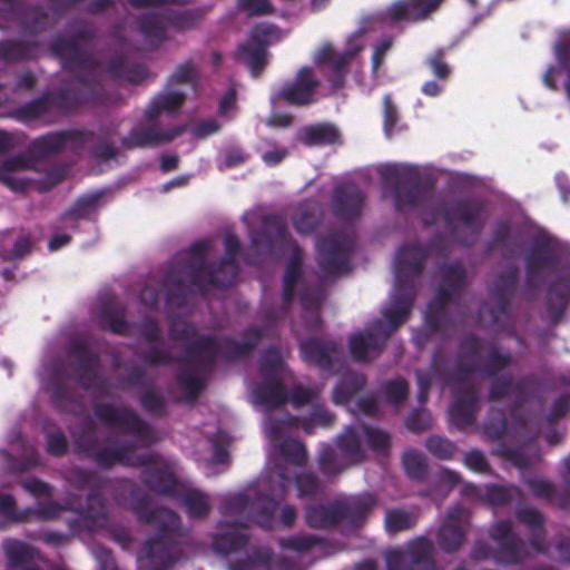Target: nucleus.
Wrapping results in <instances>:
<instances>
[{
  "mask_svg": "<svg viewBox=\"0 0 570 570\" xmlns=\"http://www.w3.org/2000/svg\"><path fill=\"white\" fill-rule=\"evenodd\" d=\"M294 484L298 499H316L324 493V487L318 475L311 470H303L294 475Z\"/></svg>",
  "mask_w": 570,
  "mask_h": 570,
  "instance_id": "bf43d9fd",
  "label": "nucleus"
},
{
  "mask_svg": "<svg viewBox=\"0 0 570 570\" xmlns=\"http://www.w3.org/2000/svg\"><path fill=\"white\" fill-rule=\"evenodd\" d=\"M247 527L248 524L240 520H236L232 523L225 521L218 522L217 528L219 532L213 537V549L224 556L244 549L249 541V535L243 531V529Z\"/></svg>",
  "mask_w": 570,
  "mask_h": 570,
  "instance_id": "7c9ffc66",
  "label": "nucleus"
},
{
  "mask_svg": "<svg viewBox=\"0 0 570 570\" xmlns=\"http://www.w3.org/2000/svg\"><path fill=\"white\" fill-rule=\"evenodd\" d=\"M135 495L131 509L142 523L154 524L157 531L142 546L145 557L153 564L151 570H168L184 556V532L179 515L165 508H150L147 495Z\"/></svg>",
  "mask_w": 570,
  "mask_h": 570,
  "instance_id": "f03ea898",
  "label": "nucleus"
},
{
  "mask_svg": "<svg viewBox=\"0 0 570 570\" xmlns=\"http://www.w3.org/2000/svg\"><path fill=\"white\" fill-rule=\"evenodd\" d=\"M99 322L102 330L116 335L130 336V324L125 318V307L114 299L102 303L99 309Z\"/></svg>",
  "mask_w": 570,
  "mask_h": 570,
  "instance_id": "a19ab883",
  "label": "nucleus"
},
{
  "mask_svg": "<svg viewBox=\"0 0 570 570\" xmlns=\"http://www.w3.org/2000/svg\"><path fill=\"white\" fill-rule=\"evenodd\" d=\"M303 361L323 371H331L338 354V344L334 341L311 337L299 342Z\"/></svg>",
  "mask_w": 570,
  "mask_h": 570,
  "instance_id": "c85d7f7f",
  "label": "nucleus"
},
{
  "mask_svg": "<svg viewBox=\"0 0 570 570\" xmlns=\"http://www.w3.org/2000/svg\"><path fill=\"white\" fill-rule=\"evenodd\" d=\"M365 385L364 374L346 372L333 390V402L338 405L347 404Z\"/></svg>",
  "mask_w": 570,
  "mask_h": 570,
  "instance_id": "de8ad7c7",
  "label": "nucleus"
},
{
  "mask_svg": "<svg viewBox=\"0 0 570 570\" xmlns=\"http://www.w3.org/2000/svg\"><path fill=\"white\" fill-rule=\"evenodd\" d=\"M209 249V240L195 242L189 247L188 257L166 273L163 288L168 308L181 309L189 303L196 291L205 296L208 288L214 287L210 278L220 276L217 263H206Z\"/></svg>",
  "mask_w": 570,
  "mask_h": 570,
  "instance_id": "7ed1b4c3",
  "label": "nucleus"
},
{
  "mask_svg": "<svg viewBox=\"0 0 570 570\" xmlns=\"http://www.w3.org/2000/svg\"><path fill=\"white\" fill-rule=\"evenodd\" d=\"M252 247L271 254L276 246L289 245L292 253L287 266L302 269L303 253L296 240L292 239L286 224L278 217H267L264 228L250 235Z\"/></svg>",
  "mask_w": 570,
  "mask_h": 570,
  "instance_id": "dca6fc26",
  "label": "nucleus"
},
{
  "mask_svg": "<svg viewBox=\"0 0 570 570\" xmlns=\"http://www.w3.org/2000/svg\"><path fill=\"white\" fill-rule=\"evenodd\" d=\"M94 413L100 422L116 429L121 434L132 435L147 444L156 441L153 426L128 406L97 403L94 406Z\"/></svg>",
  "mask_w": 570,
  "mask_h": 570,
  "instance_id": "ddd939ff",
  "label": "nucleus"
},
{
  "mask_svg": "<svg viewBox=\"0 0 570 570\" xmlns=\"http://www.w3.org/2000/svg\"><path fill=\"white\" fill-rule=\"evenodd\" d=\"M492 541L497 543L493 560L502 566H518L531 558L530 542L523 540L513 529L510 520L494 522L488 531Z\"/></svg>",
  "mask_w": 570,
  "mask_h": 570,
  "instance_id": "4468645a",
  "label": "nucleus"
},
{
  "mask_svg": "<svg viewBox=\"0 0 570 570\" xmlns=\"http://www.w3.org/2000/svg\"><path fill=\"white\" fill-rule=\"evenodd\" d=\"M446 50L443 47L436 48L424 60L426 68L440 82H445L452 75V67L445 60Z\"/></svg>",
  "mask_w": 570,
  "mask_h": 570,
  "instance_id": "680f3d73",
  "label": "nucleus"
},
{
  "mask_svg": "<svg viewBox=\"0 0 570 570\" xmlns=\"http://www.w3.org/2000/svg\"><path fill=\"white\" fill-rule=\"evenodd\" d=\"M361 51V47H355L340 53L330 65L327 81L332 90H338L345 86V78L348 72L351 60Z\"/></svg>",
  "mask_w": 570,
  "mask_h": 570,
  "instance_id": "864d4df0",
  "label": "nucleus"
},
{
  "mask_svg": "<svg viewBox=\"0 0 570 570\" xmlns=\"http://www.w3.org/2000/svg\"><path fill=\"white\" fill-rule=\"evenodd\" d=\"M517 286V268H511L498 275L490 291V303L488 307L493 324H499L502 318H507L510 315V305L515 294Z\"/></svg>",
  "mask_w": 570,
  "mask_h": 570,
  "instance_id": "b1692460",
  "label": "nucleus"
},
{
  "mask_svg": "<svg viewBox=\"0 0 570 570\" xmlns=\"http://www.w3.org/2000/svg\"><path fill=\"white\" fill-rule=\"evenodd\" d=\"M337 504L341 522L350 528L360 529L376 507L377 499L370 492H363L338 498Z\"/></svg>",
  "mask_w": 570,
  "mask_h": 570,
  "instance_id": "cd10ccee",
  "label": "nucleus"
},
{
  "mask_svg": "<svg viewBox=\"0 0 570 570\" xmlns=\"http://www.w3.org/2000/svg\"><path fill=\"white\" fill-rule=\"evenodd\" d=\"M305 523L316 530L335 529L341 524L337 499L328 503H312L304 508Z\"/></svg>",
  "mask_w": 570,
  "mask_h": 570,
  "instance_id": "c9c22d12",
  "label": "nucleus"
},
{
  "mask_svg": "<svg viewBox=\"0 0 570 570\" xmlns=\"http://www.w3.org/2000/svg\"><path fill=\"white\" fill-rule=\"evenodd\" d=\"M402 464L409 478L417 481L425 479L429 466L425 456L416 450H409L402 456Z\"/></svg>",
  "mask_w": 570,
  "mask_h": 570,
  "instance_id": "0e129e2a",
  "label": "nucleus"
},
{
  "mask_svg": "<svg viewBox=\"0 0 570 570\" xmlns=\"http://www.w3.org/2000/svg\"><path fill=\"white\" fill-rule=\"evenodd\" d=\"M76 453L90 459L100 469H111L116 464L128 465L129 454L136 449V443L126 441L117 446H100L97 426L91 417H86L79 431L72 434Z\"/></svg>",
  "mask_w": 570,
  "mask_h": 570,
  "instance_id": "1a4fd4ad",
  "label": "nucleus"
},
{
  "mask_svg": "<svg viewBox=\"0 0 570 570\" xmlns=\"http://www.w3.org/2000/svg\"><path fill=\"white\" fill-rule=\"evenodd\" d=\"M252 504L249 520L264 529H269L279 504L278 501L271 495L258 493L252 500Z\"/></svg>",
  "mask_w": 570,
  "mask_h": 570,
  "instance_id": "8fccbe9b",
  "label": "nucleus"
},
{
  "mask_svg": "<svg viewBox=\"0 0 570 570\" xmlns=\"http://www.w3.org/2000/svg\"><path fill=\"white\" fill-rule=\"evenodd\" d=\"M136 28L151 49H158L169 40L165 9L139 14L136 18Z\"/></svg>",
  "mask_w": 570,
  "mask_h": 570,
  "instance_id": "2f4dec72",
  "label": "nucleus"
},
{
  "mask_svg": "<svg viewBox=\"0 0 570 570\" xmlns=\"http://www.w3.org/2000/svg\"><path fill=\"white\" fill-rule=\"evenodd\" d=\"M564 481L567 488L562 491L558 490L551 481L538 476L527 479L525 484L534 498L546 500L561 509H568L570 507V480L566 479Z\"/></svg>",
  "mask_w": 570,
  "mask_h": 570,
  "instance_id": "58836bf2",
  "label": "nucleus"
},
{
  "mask_svg": "<svg viewBox=\"0 0 570 570\" xmlns=\"http://www.w3.org/2000/svg\"><path fill=\"white\" fill-rule=\"evenodd\" d=\"M177 383L186 393L190 401H195L205 387V382L193 368H179L177 373Z\"/></svg>",
  "mask_w": 570,
  "mask_h": 570,
  "instance_id": "774afa93",
  "label": "nucleus"
},
{
  "mask_svg": "<svg viewBox=\"0 0 570 570\" xmlns=\"http://www.w3.org/2000/svg\"><path fill=\"white\" fill-rule=\"evenodd\" d=\"M69 354L77 360L75 377L79 385L85 390L99 389L102 383L97 372L99 355L92 352L83 340L72 341Z\"/></svg>",
  "mask_w": 570,
  "mask_h": 570,
  "instance_id": "5701e85b",
  "label": "nucleus"
},
{
  "mask_svg": "<svg viewBox=\"0 0 570 570\" xmlns=\"http://www.w3.org/2000/svg\"><path fill=\"white\" fill-rule=\"evenodd\" d=\"M512 226L509 220L498 222L492 232V238L487 245V252L491 253L495 248L502 250L505 258L512 257L518 248L517 240L512 238Z\"/></svg>",
  "mask_w": 570,
  "mask_h": 570,
  "instance_id": "3c124183",
  "label": "nucleus"
},
{
  "mask_svg": "<svg viewBox=\"0 0 570 570\" xmlns=\"http://www.w3.org/2000/svg\"><path fill=\"white\" fill-rule=\"evenodd\" d=\"M281 455L295 466H305L308 460L307 450L301 441L287 438L279 444Z\"/></svg>",
  "mask_w": 570,
  "mask_h": 570,
  "instance_id": "338daca9",
  "label": "nucleus"
},
{
  "mask_svg": "<svg viewBox=\"0 0 570 570\" xmlns=\"http://www.w3.org/2000/svg\"><path fill=\"white\" fill-rule=\"evenodd\" d=\"M185 94L181 91H168L156 97L145 111L149 121H155L161 111H175L183 106Z\"/></svg>",
  "mask_w": 570,
  "mask_h": 570,
  "instance_id": "4d7b16f0",
  "label": "nucleus"
},
{
  "mask_svg": "<svg viewBox=\"0 0 570 570\" xmlns=\"http://www.w3.org/2000/svg\"><path fill=\"white\" fill-rule=\"evenodd\" d=\"M128 465L142 466L141 481L151 491L158 494L176 498L180 494L184 484L177 479L169 463L157 453L142 454Z\"/></svg>",
  "mask_w": 570,
  "mask_h": 570,
  "instance_id": "2eb2a0df",
  "label": "nucleus"
},
{
  "mask_svg": "<svg viewBox=\"0 0 570 570\" xmlns=\"http://www.w3.org/2000/svg\"><path fill=\"white\" fill-rule=\"evenodd\" d=\"M299 139L308 147L330 146L341 141V132L333 124L320 122L304 127Z\"/></svg>",
  "mask_w": 570,
  "mask_h": 570,
  "instance_id": "37998d69",
  "label": "nucleus"
},
{
  "mask_svg": "<svg viewBox=\"0 0 570 570\" xmlns=\"http://www.w3.org/2000/svg\"><path fill=\"white\" fill-rule=\"evenodd\" d=\"M175 499L181 501L190 519H205L210 512L209 497L199 490L187 489L184 485Z\"/></svg>",
  "mask_w": 570,
  "mask_h": 570,
  "instance_id": "09e8293b",
  "label": "nucleus"
},
{
  "mask_svg": "<svg viewBox=\"0 0 570 570\" xmlns=\"http://www.w3.org/2000/svg\"><path fill=\"white\" fill-rule=\"evenodd\" d=\"M149 345V348L135 353L145 365L166 366L177 362V358L171 355L169 348L161 341Z\"/></svg>",
  "mask_w": 570,
  "mask_h": 570,
  "instance_id": "052dcab7",
  "label": "nucleus"
},
{
  "mask_svg": "<svg viewBox=\"0 0 570 570\" xmlns=\"http://www.w3.org/2000/svg\"><path fill=\"white\" fill-rule=\"evenodd\" d=\"M443 0H400L386 10V17L392 22H416L425 19L436 10Z\"/></svg>",
  "mask_w": 570,
  "mask_h": 570,
  "instance_id": "473e14b6",
  "label": "nucleus"
},
{
  "mask_svg": "<svg viewBox=\"0 0 570 570\" xmlns=\"http://www.w3.org/2000/svg\"><path fill=\"white\" fill-rule=\"evenodd\" d=\"M559 264V255L549 236L533 238L529 250L524 256L525 282L528 287L538 289L543 279V272H552Z\"/></svg>",
  "mask_w": 570,
  "mask_h": 570,
  "instance_id": "a211bd4d",
  "label": "nucleus"
},
{
  "mask_svg": "<svg viewBox=\"0 0 570 570\" xmlns=\"http://www.w3.org/2000/svg\"><path fill=\"white\" fill-rule=\"evenodd\" d=\"M95 135L91 130L69 129L50 132L32 140L29 147L17 155L4 159L6 169H19V173L36 168L38 160L59 154L67 146L72 150L85 148L92 141Z\"/></svg>",
  "mask_w": 570,
  "mask_h": 570,
  "instance_id": "0eeeda50",
  "label": "nucleus"
},
{
  "mask_svg": "<svg viewBox=\"0 0 570 570\" xmlns=\"http://www.w3.org/2000/svg\"><path fill=\"white\" fill-rule=\"evenodd\" d=\"M323 220V210L316 200L302 202L293 217V226L298 234L309 235Z\"/></svg>",
  "mask_w": 570,
  "mask_h": 570,
  "instance_id": "79ce46f5",
  "label": "nucleus"
},
{
  "mask_svg": "<svg viewBox=\"0 0 570 570\" xmlns=\"http://www.w3.org/2000/svg\"><path fill=\"white\" fill-rule=\"evenodd\" d=\"M428 250L422 245L401 246L394 263L395 283L406 284L409 282L415 286V278L422 274Z\"/></svg>",
  "mask_w": 570,
  "mask_h": 570,
  "instance_id": "bb28decb",
  "label": "nucleus"
},
{
  "mask_svg": "<svg viewBox=\"0 0 570 570\" xmlns=\"http://www.w3.org/2000/svg\"><path fill=\"white\" fill-rule=\"evenodd\" d=\"M433 550V543L428 538L420 537L412 540L404 552L414 570H435Z\"/></svg>",
  "mask_w": 570,
  "mask_h": 570,
  "instance_id": "c03bdc74",
  "label": "nucleus"
},
{
  "mask_svg": "<svg viewBox=\"0 0 570 570\" xmlns=\"http://www.w3.org/2000/svg\"><path fill=\"white\" fill-rule=\"evenodd\" d=\"M459 509L449 511L436 533L439 548L449 554L458 552L466 540V533L459 522Z\"/></svg>",
  "mask_w": 570,
  "mask_h": 570,
  "instance_id": "f704fd0d",
  "label": "nucleus"
},
{
  "mask_svg": "<svg viewBox=\"0 0 570 570\" xmlns=\"http://www.w3.org/2000/svg\"><path fill=\"white\" fill-rule=\"evenodd\" d=\"M206 11L203 8H188L184 10L165 9L168 27L177 31H188L197 27L204 19Z\"/></svg>",
  "mask_w": 570,
  "mask_h": 570,
  "instance_id": "603ef678",
  "label": "nucleus"
},
{
  "mask_svg": "<svg viewBox=\"0 0 570 570\" xmlns=\"http://www.w3.org/2000/svg\"><path fill=\"white\" fill-rule=\"evenodd\" d=\"M512 363L510 352H501L497 344H491L487 348V353L480 357L478 362L465 363L459 362L452 374L455 383H465L470 375L481 373L488 377L497 376L501 371L509 367Z\"/></svg>",
  "mask_w": 570,
  "mask_h": 570,
  "instance_id": "412c9836",
  "label": "nucleus"
},
{
  "mask_svg": "<svg viewBox=\"0 0 570 570\" xmlns=\"http://www.w3.org/2000/svg\"><path fill=\"white\" fill-rule=\"evenodd\" d=\"M106 69L114 79H124L131 83H140L148 77V70L144 65L127 62L121 56L112 57Z\"/></svg>",
  "mask_w": 570,
  "mask_h": 570,
  "instance_id": "49530a36",
  "label": "nucleus"
},
{
  "mask_svg": "<svg viewBox=\"0 0 570 570\" xmlns=\"http://www.w3.org/2000/svg\"><path fill=\"white\" fill-rule=\"evenodd\" d=\"M317 465L325 476H334L343 472L350 464L344 463L331 445L324 446L317 458Z\"/></svg>",
  "mask_w": 570,
  "mask_h": 570,
  "instance_id": "e2e57ef3",
  "label": "nucleus"
},
{
  "mask_svg": "<svg viewBox=\"0 0 570 570\" xmlns=\"http://www.w3.org/2000/svg\"><path fill=\"white\" fill-rule=\"evenodd\" d=\"M264 335V328L256 325L243 330L244 341L242 342L232 336L199 335L193 324H186L180 328L173 326L169 330V336L173 341L186 343L177 363L194 366L195 370L205 374H210L216 368L219 356L226 361L248 357L258 346Z\"/></svg>",
  "mask_w": 570,
  "mask_h": 570,
  "instance_id": "f257e3e1",
  "label": "nucleus"
},
{
  "mask_svg": "<svg viewBox=\"0 0 570 570\" xmlns=\"http://www.w3.org/2000/svg\"><path fill=\"white\" fill-rule=\"evenodd\" d=\"M484 205L475 198H461L443 208V217L448 228L454 234L459 223L469 229L465 235L458 234V242L465 247L475 244L484 227Z\"/></svg>",
  "mask_w": 570,
  "mask_h": 570,
  "instance_id": "f8f14e48",
  "label": "nucleus"
},
{
  "mask_svg": "<svg viewBox=\"0 0 570 570\" xmlns=\"http://www.w3.org/2000/svg\"><path fill=\"white\" fill-rule=\"evenodd\" d=\"M517 520L524 524L530 532V546L538 553H546L544 515L531 507L519 508L515 512Z\"/></svg>",
  "mask_w": 570,
  "mask_h": 570,
  "instance_id": "4c0bfd02",
  "label": "nucleus"
},
{
  "mask_svg": "<svg viewBox=\"0 0 570 570\" xmlns=\"http://www.w3.org/2000/svg\"><path fill=\"white\" fill-rule=\"evenodd\" d=\"M337 448L344 455V460L347 461L350 465L358 464L365 458L360 435L352 426L346 428V430L338 436Z\"/></svg>",
  "mask_w": 570,
  "mask_h": 570,
  "instance_id": "5fc2aeb1",
  "label": "nucleus"
},
{
  "mask_svg": "<svg viewBox=\"0 0 570 570\" xmlns=\"http://www.w3.org/2000/svg\"><path fill=\"white\" fill-rule=\"evenodd\" d=\"M570 301V271L559 276L548 287L547 308L552 322H558L564 314Z\"/></svg>",
  "mask_w": 570,
  "mask_h": 570,
  "instance_id": "ea45409f",
  "label": "nucleus"
},
{
  "mask_svg": "<svg viewBox=\"0 0 570 570\" xmlns=\"http://www.w3.org/2000/svg\"><path fill=\"white\" fill-rule=\"evenodd\" d=\"M96 38V30L86 20L70 24V35L57 36L50 42V50L62 63V68L71 73L72 81L88 89L98 85L99 96L105 99L99 63L81 45H88Z\"/></svg>",
  "mask_w": 570,
  "mask_h": 570,
  "instance_id": "39448f33",
  "label": "nucleus"
},
{
  "mask_svg": "<svg viewBox=\"0 0 570 570\" xmlns=\"http://www.w3.org/2000/svg\"><path fill=\"white\" fill-rule=\"evenodd\" d=\"M224 246L226 256L217 263L220 277L213 276L210 278L212 285L216 288H227L232 286L239 272L236 262V256L240 250L238 237L233 233H228L224 238Z\"/></svg>",
  "mask_w": 570,
  "mask_h": 570,
  "instance_id": "72a5a7b5",
  "label": "nucleus"
},
{
  "mask_svg": "<svg viewBox=\"0 0 570 570\" xmlns=\"http://www.w3.org/2000/svg\"><path fill=\"white\" fill-rule=\"evenodd\" d=\"M384 180L393 187V199L396 212L404 213L422 206L433 196L435 181L430 176H422L416 170H390Z\"/></svg>",
  "mask_w": 570,
  "mask_h": 570,
  "instance_id": "9d476101",
  "label": "nucleus"
},
{
  "mask_svg": "<svg viewBox=\"0 0 570 570\" xmlns=\"http://www.w3.org/2000/svg\"><path fill=\"white\" fill-rule=\"evenodd\" d=\"M466 286V272L461 262L444 265L442 268V284L438 288L435 297L429 303L425 312V340L436 333L445 335L450 318L448 305Z\"/></svg>",
  "mask_w": 570,
  "mask_h": 570,
  "instance_id": "6e6552de",
  "label": "nucleus"
},
{
  "mask_svg": "<svg viewBox=\"0 0 570 570\" xmlns=\"http://www.w3.org/2000/svg\"><path fill=\"white\" fill-rule=\"evenodd\" d=\"M364 193L354 183H343L333 189L331 208L333 215L343 222H353L362 214Z\"/></svg>",
  "mask_w": 570,
  "mask_h": 570,
  "instance_id": "393cba45",
  "label": "nucleus"
},
{
  "mask_svg": "<svg viewBox=\"0 0 570 570\" xmlns=\"http://www.w3.org/2000/svg\"><path fill=\"white\" fill-rule=\"evenodd\" d=\"M184 131V126H174L163 129L157 124H138L121 139V146L125 149L153 148L170 142Z\"/></svg>",
  "mask_w": 570,
  "mask_h": 570,
  "instance_id": "4be33fe9",
  "label": "nucleus"
},
{
  "mask_svg": "<svg viewBox=\"0 0 570 570\" xmlns=\"http://www.w3.org/2000/svg\"><path fill=\"white\" fill-rule=\"evenodd\" d=\"M38 41L3 39L0 41V59L4 62H21L36 58Z\"/></svg>",
  "mask_w": 570,
  "mask_h": 570,
  "instance_id": "a18cd8bd",
  "label": "nucleus"
},
{
  "mask_svg": "<svg viewBox=\"0 0 570 570\" xmlns=\"http://www.w3.org/2000/svg\"><path fill=\"white\" fill-rule=\"evenodd\" d=\"M67 482L76 490H101L105 479L96 471L72 466L66 473Z\"/></svg>",
  "mask_w": 570,
  "mask_h": 570,
  "instance_id": "6e6d98bb",
  "label": "nucleus"
},
{
  "mask_svg": "<svg viewBox=\"0 0 570 570\" xmlns=\"http://www.w3.org/2000/svg\"><path fill=\"white\" fill-rule=\"evenodd\" d=\"M273 558L274 551L269 547H258L253 549L245 559L229 563V570H258V568L269 570Z\"/></svg>",
  "mask_w": 570,
  "mask_h": 570,
  "instance_id": "13d9d810",
  "label": "nucleus"
},
{
  "mask_svg": "<svg viewBox=\"0 0 570 570\" xmlns=\"http://www.w3.org/2000/svg\"><path fill=\"white\" fill-rule=\"evenodd\" d=\"M253 387L254 402L267 409H278L288 401L287 391L279 377H262Z\"/></svg>",
  "mask_w": 570,
  "mask_h": 570,
  "instance_id": "e433bc0d",
  "label": "nucleus"
},
{
  "mask_svg": "<svg viewBox=\"0 0 570 570\" xmlns=\"http://www.w3.org/2000/svg\"><path fill=\"white\" fill-rule=\"evenodd\" d=\"M381 390L384 394L385 401L393 406H400L403 404L410 393L409 383L403 377L384 382L381 385Z\"/></svg>",
  "mask_w": 570,
  "mask_h": 570,
  "instance_id": "69168bd1",
  "label": "nucleus"
},
{
  "mask_svg": "<svg viewBox=\"0 0 570 570\" xmlns=\"http://www.w3.org/2000/svg\"><path fill=\"white\" fill-rule=\"evenodd\" d=\"M535 383L531 376H524L517 381L512 376L494 379L491 382L488 400L498 402L511 395H514L513 407L519 409L524 405L528 400V393Z\"/></svg>",
  "mask_w": 570,
  "mask_h": 570,
  "instance_id": "c756f323",
  "label": "nucleus"
},
{
  "mask_svg": "<svg viewBox=\"0 0 570 570\" xmlns=\"http://www.w3.org/2000/svg\"><path fill=\"white\" fill-rule=\"evenodd\" d=\"M320 80L311 67H302L293 79L286 80L271 95V104L285 102L291 107H304L315 102Z\"/></svg>",
  "mask_w": 570,
  "mask_h": 570,
  "instance_id": "f3484780",
  "label": "nucleus"
},
{
  "mask_svg": "<svg viewBox=\"0 0 570 570\" xmlns=\"http://www.w3.org/2000/svg\"><path fill=\"white\" fill-rule=\"evenodd\" d=\"M6 11L18 22L26 35L37 36L50 27L48 11L39 4H23L19 0H1Z\"/></svg>",
  "mask_w": 570,
  "mask_h": 570,
  "instance_id": "a878e982",
  "label": "nucleus"
},
{
  "mask_svg": "<svg viewBox=\"0 0 570 570\" xmlns=\"http://www.w3.org/2000/svg\"><path fill=\"white\" fill-rule=\"evenodd\" d=\"M274 30L273 24H256L250 30L248 40L239 43L235 51V59L244 62L254 78L259 77L267 65V47Z\"/></svg>",
  "mask_w": 570,
  "mask_h": 570,
  "instance_id": "6ab92c4d",
  "label": "nucleus"
},
{
  "mask_svg": "<svg viewBox=\"0 0 570 570\" xmlns=\"http://www.w3.org/2000/svg\"><path fill=\"white\" fill-rule=\"evenodd\" d=\"M354 249L353 239L341 230H333L320 237L316 243V262L321 272L327 276L347 274Z\"/></svg>",
  "mask_w": 570,
  "mask_h": 570,
  "instance_id": "9b49d317",
  "label": "nucleus"
},
{
  "mask_svg": "<svg viewBox=\"0 0 570 570\" xmlns=\"http://www.w3.org/2000/svg\"><path fill=\"white\" fill-rule=\"evenodd\" d=\"M99 96L98 85L82 88L71 79L65 80L57 91H46L30 101L17 107L12 117L21 122L38 119H51L56 116H68L87 104H104Z\"/></svg>",
  "mask_w": 570,
  "mask_h": 570,
  "instance_id": "423d86ee",
  "label": "nucleus"
},
{
  "mask_svg": "<svg viewBox=\"0 0 570 570\" xmlns=\"http://www.w3.org/2000/svg\"><path fill=\"white\" fill-rule=\"evenodd\" d=\"M453 387V401L449 409L450 423L458 431L473 426L480 411L479 387L468 383H459Z\"/></svg>",
  "mask_w": 570,
  "mask_h": 570,
  "instance_id": "aec40b11",
  "label": "nucleus"
},
{
  "mask_svg": "<svg viewBox=\"0 0 570 570\" xmlns=\"http://www.w3.org/2000/svg\"><path fill=\"white\" fill-rule=\"evenodd\" d=\"M415 296L413 284L395 283L391 302L382 312L387 325L377 320L364 333H356L350 337L348 347L354 361L367 363L382 353L391 334L409 320Z\"/></svg>",
  "mask_w": 570,
  "mask_h": 570,
  "instance_id": "20e7f679",
  "label": "nucleus"
}]
</instances>
